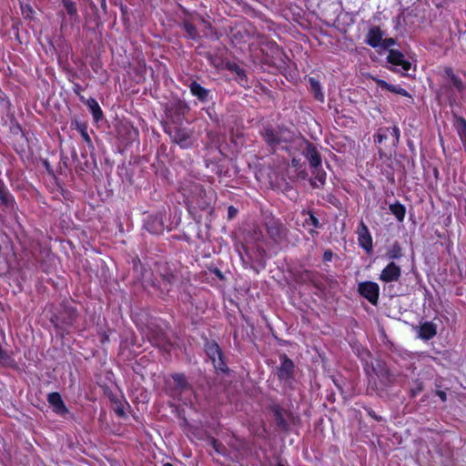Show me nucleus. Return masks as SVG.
<instances>
[{"instance_id":"obj_1","label":"nucleus","mask_w":466,"mask_h":466,"mask_svg":"<svg viewBox=\"0 0 466 466\" xmlns=\"http://www.w3.org/2000/svg\"><path fill=\"white\" fill-rule=\"evenodd\" d=\"M444 73L448 77V82L441 86L439 92L447 94L450 105H453L456 103L454 90L463 98L466 96V84L460 76L454 74L451 67H445Z\"/></svg>"},{"instance_id":"obj_2","label":"nucleus","mask_w":466,"mask_h":466,"mask_svg":"<svg viewBox=\"0 0 466 466\" xmlns=\"http://www.w3.org/2000/svg\"><path fill=\"white\" fill-rule=\"evenodd\" d=\"M263 226L270 239L275 243H280L287 238L289 229L279 219L267 216L263 218Z\"/></svg>"},{"instance_id":"obj_3","label":"nucleus","mask_w":466,"mask_h":466,"mask_svg":"<svg viewBox=\"0 0 466 466\" xmlns=\"http://www.w3.org/2000/svg\"><path fill=\"white\" fill-rule=\"evenodd\" d=\"M165 131L182 148H188L193 145V132L190 129L174 126L166 127Z\"/></svg>"},{"instance_id":"obj_4","label":"nucleus","mask_w":466,"mask_h":466,"mask_svg":"<svg viewBox=\"0 0 466 466\" xmlns=\"http://www.w3.org/2000/svg\"><path fill=\"white\" fill-rule=\"evenodd\" d=\"M78 317L77 310L67 304H62L59 312L52 319L56 327L67 328L72 327Z\"/></svg>"},{"instance_id":"obj_5","label":"nucleus","mask_w":466,"mask_h":466,"mask_svg":"<svg viewBox=\"0 0 466 466\" xmlns=\"http://www.w3.org/2000/svg\"><path fill=\"white\" fill-rule=\"evenodd\" d=\"M191 193L190 203H195L201 210H208L211 208L212 196L210 191L208 193L202 186L196 185L193 187Z\"/></svg>"},{"instance_id":"obj_6","label":"nucleus","mask_w":466,"mask_h":466,"mask_svg":"<svg viewBox=\"0 0 466 466\" xmlns=\"http://www.w3.org/2000/svg\"><path fill=\"white\" fill-rule=\"evenodd\" d=\"M270 410L273 413L277 427L283 431H289L288 420L292 418V414L279 404H272Z\"/></svg>"},{"instance_id":"obj_7","label":"nucleus","mask_w":466,"mask_h":466,"mask_svg":"<svg viewBox=\"0 0 466 466\" xmlns=\"http://www.w3.org/2000/svg\"><path fill=\"white\" fill-rule=\"evenodd\" d=\"M164 218L165 215L162 212L149 215L144 221V228L151 234H161L165 228Z\"/></svg>"},{"instance_id":"obj_8","label":"nucleus","mask_w":466,"mask_h":466,"mask_svg":"<svg viewBox=\"0 0 466 466\" xmlns=\"http://www.w3.org/2000/svg\"><path fill=\"white\" fill-rule=\"evenodd\" d=\"M379 289L378 284L371 281L360 283L358 288L360 294L373 305L378 303Z\"/></svg>"},{"instance_id":"obj_9","label":"nucleus","mask_w":466,"mask_h":466,"mask_svg":"<svg viewBox=\"0 0 466 466\" xmlns=\"http://www.w3.org/2000/svg\"><path fill=\"white\" fill-rule=\"evenodd\" d=\"M281 365L277 368V376L280 380L288 381L293 378L294 363L285 354L281 355Z\"/></svg>"},{"instance_id":"obj_10","label":"nucleus","mask_w":466,"mask_h":466,"mask_svg":"<svg viewBox=\"0 0 466 466\" xmlns=\"http://www.w3.org/2000/svg\"><path fill=\"white\" fill-rule=\"evenodd\" d=\"M373 371L381 380L385 385H390L395 380V375L388 368L386 363L382 360H376V363L372 366Z\"/></svg>"},{"instance_id":"obj_11","label":"nucleus","mask_w":466,"mask_h":466,"mask_svg":"<svg viewBox=\"0 0 466 466\" xmlns=\"http://www.w3.org/2000/svg\"><path fill=\"white\" fill-rule=\"evenodd\" d=\"M302 154L309 160L311 168L321 166V156L314 144L305 141V147L302 149Z\"/></svg>"},{"instance_id":"obj_12","label":"nucleus","mask_w":466,"mask_h":466,"mask_svg":"<svg viewBox=\"0 0 466 466\" xmlns=\"http://www.w3.org/2000/svg\"><path fill=\"white\" fill-rule=\"evenodd\" d=\"M189 111V106L187 104L182 100H175L169 104L167 107V116L170 118H177V121L180 120V117L185 116Z\"/></svg>"},{"instance_id":"obj_13","label":"nucleus","mask_w":466,"mask_h":466,"mask_svg":"<svg viewBox=\"0 0 466 466\" xmlns=\"http://www.w3.org/2000/svg\"><path fill=\"white\" fill-rule=\"evenodd\" d=\"M357 234L360 246L367 252H370L372 250V238L368 227L363 221H360Z\"/></svg>"},{"instance_id":"obj_14","label":"nucleus","mask_w":466,"mask_h":466,"mask_svg":"<svg viewBox=\"0 0 466 466\" xmlns=\"http://www.w3.org/2000/svg\"><path fill=\"white\" fill-rule=\"evenodd\" d=\"M159 277L158 289L162 293H168L177 281V276L169 268H164L163 271L159 272Z\"/></svg>"},{"instance_id":"obj_15","label":"nucleus","mask_w":466,"mask_h":466,"mask_svg":"<svg viewBox=\"0 0 466 466\" xmlns=\"http://www.w3.org/2000/svg\"><path fill=\"white\" fill-rule=\"evenodd\" d=\"M401 274L400 268L394 262H390L381 271L380 279L384 282L398 281Z\"/></svg>"},{"instance_id":"obj_16","label":"nucleus","mask_w":466,"mask_h":466,"mask_svg":"<svg viewBox=\"0 0 466 466\" xmlns=\"http://www.w3.org/2000/svg\"><path fill=\"white\" fill-rule=\"evenodd\" d=\"M261 136L272 149H275V147L283 141L281 132L279 130L273 129L272 127H265L261 131Z\"/></svg>"},{"instance_id":"obj_17","label":"nucleus","mask_w":466,"mask_h":466,"mask_svg":"<svg viewBox=\"0 0 466 466\" xmlns=\"http://www.w3.org/2000/svg\"><path fill=\"white\" fill-rule=\"evenodd\" d=\"M387 61L394 66H401V69L405 72L409 71L411 67V64L404 59V55L398 50L390 49L387 56Z\"/></svg>"},{"instance_id":"obj_18","label":"nucleus","mask_w":466,"mask_h":466,"mask_svg":"<svg viewBox=\"0 0 466 466\" xmlns=\"http://www.w3.org/2000/svg\"><path fill=\"white\" fill-rule=\"evenodd\" d=\"M47 400L53 406L54 411L57 414H66L68 412L61 395L58 392H52L47 395Z\"/></svg>"},{"instance_id":"obj_19","label":"nucleus","mask_w":466,"mask_h":466,"mask_svg":"<svg viewBox=\"0 0 466 466\" xmlns=\"http://www.w3.org/2000/svg\"><path fill=\"white\" fill-rule=\"evenodd\" d=\"M191 94L196 96L200 102L206 103L208 100L210 90L203 87L197 81H192L188 85Z\"/></svg>"},{"instance_id":"obj_20","label":"nucleus","mask_w":466,"mask_h":466,"mask_svg":"<svg viewBox=\"0 0 466 466\" xmlns=\"http://www.w3.org/2000/svg\"><path fill=\"white\" fill-rule=\"evenodd\" d=\"M382 37L383 33L380 28L373 26L369 30L365 42L372 47H378L381 45Z\"/></svg>"},{"instance_id":"obj_21","label":"nucleus","mask_w":466,"mask_h":466,"mask_svg":"<svg viewBox=\"0 0 466 466\" xmlns=\"http://www.w3.org/2000/svg\"><path fill=\"white\" fill-rule=\"evenodd\" d=\"M437 334V327L432 322L427 321L418 328V337L424 340L432 339Z\"/></svg>"},{"instance_id":"obj_22","label":"nucleus","mask_w":466,"mask_h":466,"mask_svg":"<svg viewBox=\"0 0 466 466\" xmlns=\"http://www.w3.org/2000/svg\"><path fill=\"white\" fill-rule=\"evenodd\" d=\"M373 80L376 82V84L380 87H381L383 89L389 90V91L398 94V95H401L403 96L411 97V96L409 94V92L407 90H405L404 88H402L399 86L390 85V84L387 83L385 80H382L380 78H373Z\"/></svg>"},{"instance_id":"obj_23","label":"nucleus","mask_w":466,"mask_h":466,"mask_svg":"<svg viewBox=\"0 0 466 466\" xmlns=\"http://www.w3.org/2000/svg\"><path fill=\"white\" fill-rule=\"evenodd\" d=\"M150 341L153 345L158 348L166 349L169 345L167 335L162 330H153L150 335Z\"/></svg>"},{"instance_id":"obj_24","label":"nucleus","mask_w":466,"mask_h":466,"mask_svg":"<svg viewBox=\"0 0 466 466\" xmlns=\"http://www.w3.org/2000/svg\"><path fill=\"white\" fill-rule=\"evenodd\" d=\"M171 377L175 383V390L179 393L190 389V384L183 373H174Z\"/></svg>"},{"instance_id":"obj_25","label":"nucleus","mask_w":466,"mask_h":466,"mask_svg":"<svg viewBox=\"0 0 466 466\" xmlns=\"http://www.w3.org/2000/svg\"><path fill=\"white\" fill-rule=\"evenodd\" d=\"M312 174L314 178L310 180V185L314 188H319L325 184L326 181V172L319 167H312Z\"/></svg>"},{"instance_id":"obj_26","label":"nucleus","mask_w":466,"mask_h":466,"mask_svg":"<svg viewBox=\"0 0 466 466\" xmlns=\"http://www.w3.org/2000/svg\"><path fill=\"white\" fill-rule=\"evenodd\" d=\"M205 351L211 361H215L217 357L221 356L222 351L218 344L213 340H207L205 343Z\"/></svg>"},{"instance_id":"obj_27","label":"nucleus","mask_w":466,"mask_h":466,"mask_svg":"<svg viewBox=\"0 0 466 466\" xmlns=\"http://www.w3.org/2000/svg\"><path fill=\"white\" fill-rule=\"evenodd\" d=\"M62 3L71 20L78 21L79 16L76 3L71 0H62Z\"/></svg>"},{"instance_id":"obj_28","label":"nucleus","mask_w":466,"mask_h":466,"mask_svg":"<svg viewBox=\"0 0 466 466\" xmlns=\"http://www.w3.org/2000/svg\"><path fill=\"white\" fill-rule=\"evenodd\" d=\"M86 105L88 106L96 121H98L99 119L102 118L103 113H102V110L96 99L89 98L86 101Z\"/></svg>"},{"instance_id":"obj_29","label":"nucleus","mask_w":466,"mask_h":466,"mask_svg":"<svg viewBox=\"0 0 466 466\" xmlns=\"http://www.w3.org/2000/svg\"><path fill=\"white\" fill-rule=\"evenodd\" d=\"M0 200L5 207L13 205V198L5 187V184L0 180Z\"/></svg>"},{"instance_id":"obj_30","label":"nucleus","mask_w":466,"mask_h":466,"mask_svg":"<svg viewBox=\"0 0 466 466\" xmlns=\"http://www.w3.org/2000/svg\"><path fill=\"white\" fill-rule=\"evenodd\" d=\"M390 210L399 221H402L404 219L406 209L402 204L399 202L391 204L390 205Z\"/></svg>"},{"instance_id":"obj_31","label":"nucleus","mask_w":466,"mask_h":466,"mask_svg":"<svg viewBox=\"0 0 466 466\" xmlns=\"http://www.w3.org/2000/svg\"><path fill=\"white\" fill-rule=\"evenodd\" d=\"M309 82L310 85V89H311L312 93L314 94L315 98L319 101H323L324 96L321 91V86H320L319 82L313 77H310L309 79Z\"/></svg>"},{"instance_id":"obj_32","label":"nucleus","mask_w":466,"mask_h":466,"mask_svg":"<svg viewBox=\"0 0 466 466\" xmlns=\"http://www.w3.org/2000/svg\"><path fill=\"white\" fill-rule=\"evenodd\" d=\"M212 363L217 372L228 373L229 370L225 362V357L223 353L221 356L217 357L215 361H212Z\"/></svg>"},{"instance_id":"obj_33","label":"nucleus","mask_w":466,"mask_h":466,"mask_svg":"<svg viewBox=\"0 0 466 466\" xmlns=\"http://www.w3.org/2000/svg\"><path fill=\"white\" fill-rule=\"evenodd\" d=\"M182 27L187 33V36L191 39H198L199 37L198 32L196 26L188 21H184Z\"/></svg>"},{"instance_id":"obj_34","label":"nucleus","mask_w":466,"mask_h":466,"mask_svg":"<svg viewBox=\"0 0 466 466\" xmlns=\"http://www.w3.org/2000/svg\"><path fill=\"white\" fill-rule=\"evenodd\" d=\"M386 255L390 259H397V258H401L402 257V248H401L400 243H398V242L393 243V245L389 249V251L387 252Z\"/></svg>"},{"instance_id":"obj_35","label":"nucleus","mask_w":466,"mask_h":466,"mask_svg":"<svg viewBox=\"0 0 466 466\" xmlns=\"http://www.w3.org/2000/svg\"><path fill=\"white\" fill-rule=\"evenodd\" d=\"M309 218H305L302 226L305 228L308 225H312L314 228H318L321 227L319 220L314 216L312 211H309Z\"/></svg>"},{"instance_id":"obj_36","label":"nucleus","mask_w":466,"mask_h":466,"mask_svg":"<svg viewBox=\"0 0 466 466\" xmlns=\"http://www.w3.org/2000/svg\"><path fill=\"white\" fill-rule=\"evenodd\" d=\"M455 127L460 137L466 135V120L462 116L456 118Z\"/></svg>"},{"instance_id":"obj_37","label":"nucleus","mask_w":466,"mask_h":466,"mask_svg":"<svg viewBox=\"0 0 466 466\" xmlns=\"http://www.w3.org/2000/svg\"><path fill=\"white\" fill-rule=\"evenodd\" d=\"M210 443L216 452L222 454V455L226 454V451H227L226 447L221 442H218L215 438H211Z\"/></svg>"},{"instance_id":"obj_38","label":"nucleus","mask_w":466,"mask_h":466,"mask_svg":"<svg viewBox=\"0 0 466 466\" xmlns=\"http://www.w3.org/2000/svg\"><path fill=\"white\" fill-rule=\"evenodd\" d=\"M77 129L81 133V136L84 138V140L86 142V144L89 147H92V141H91V138L86 131V126L82 125V124H77Z\"/></svg>"},{"instance_id":"obj_39","label":"nucleus","mask_w":466,"mask_h":466,"mask_svg":"<svg viewBox=\"0 0 466 466\" xmlns=\"http://www.w3.org/2000/svg\"><path fill=\"white\" fill-rule=\"evenodd\" d=\"M413 384V387L410 389L411 397L417 396L420 392L423 390V383L420 380H414Z\"/></svg>"},{"instance_id":"obj_40","label":"nucleus","mask_w":466,"mask_h":466,"mask_svg":"<svg viewBox=\"0 0 466 466\" xmlns=\"http://www.w3.org/2000/svg\"><path fill=\"white\" fill-rule=\"evenodd\" d=\"M387 132H390V128H380L378 134L374 137V141L377 143H381L384 139L388 137Z\"/></svg>"},{"instance_id":"obj_41","label":"nucleus","mask_w":466,"mask_h":466,"mask_svg":"<svg viewBox=\"0 0 466 466\" xmlns=\"http://www.w3.org/2000/svg\"><path fill=\"white\" fill-rule=\"evenodd\" d=\"M22 14L25 18L31 19L34 10L28 4L21 5Z\"/></svg>"},{"instance_id":"obj_42","label":"nucleus","mask_w":466,"mask_h":466,"mask_svg":"<svg viewBox=\"0 0 466 466\" xmlns=\"http://www.w3.org/2000/svg\"><path fill=\"white\" fill-rule=\"evenodd\" d=\"M390 135L394 137L393 146H397L400 141V129L394 126L391 128V131L390 130Z\"/></svg>"},{"instance_id":"obj_43","label":"nucleus","mask_w":466,"mask_h":466,"mask_svg":"<svg viewBox=\"0 0 466 466\" xmlns=\"http://www.w3.org/2000/svg\"><path fill=\"white\" fill-rule=\"evenodd\" d=\"M395 44H396V40L394 38H386V39L382 40L380 46L383 49H388L391 46H394Z\"/></svg>"},{"instance_id":"obj_44","label":"nucleus","mask_w":466,"mask_h":466,"mask_svg":"<svg viewBox=\"0 0 466 466\" xmlns=\"http://www.w3.org/2000/svg\"><path fill=\"white\" fill-rule=\"evenodd\" d=\"M229 69L231 71H234L238 76H244V70L242 68H240L237 64H234L232 66H229Z\"/></svg>"},{"instance_id":"obj_45","label":"nucleus","mask_w":466,"mask_h":466,"mask_svg":"<svg viewBox=\"0 0 466 466\" xmlns=\"http://www.w3.org/2000/svg\"><path fill=\"white\" fill-rule=\"evenodd\" d=\"M333 258V252L329 249L326 250L323 254V260L325 262L330 261Z\"/></svg>"},{"instance_id":"obj_46","label":"nucleus","mask_w":466,"mask_h":466,"mask_svg":"<svg viewBox=\"0 0 466 466\" xmlns=\"http://www.w3.org/2000/svg\"><path fill=\"white\" fill-rule=\"evenodd\" d=\"M313 277H314V274L311 271L306 270L302 274V278L304 280L313 281Z\"/></svg>"},{"instance_id":"obj_47","label":"nucleus","mask_w":466,"mask_h":466,"mask_svg":"<svg viewBox=\"0 0 466 466\" xmlns=\"http://www.w3.org/2000/svg\"><path fill=\"white\" fill-rule=\"evenodd\" d=\"M435 394L439 396L443 402L447 400V395L445 391L437 390Z\"/></svg>"},{"instance_id":"obj_48","label":"nucleus","mask_w":466,"mask_h":466,"mask_svg":"<svg viewBox=\"0 0 466 466\" xmlns=\"http://www.w3.org/2000/svg\"><path fill=\"white\" fill-rule=\"evenodd\" d=\"M367 411H368V414H369L370 417H372L373 419H375L376 420L380 421V420H382V418H381V417H380V416H378V415L375 413V411H373L372 410L369 409V410H367Z\"/></svg>"},{"instance_id":"obj_49","label":"nucleus","mask_w":466,"mask_h":466,"mask_svg":"<svg viewBox=\"0 0 466 466\" xmlns=\"http://www.w3.org/2000/svg\"><path fill=\"white\" fill-rule=\"evenodd\" d=\"M228 218H233L237 214V209L234 207L230 206L228 208Z\"/></svg>"},{"instance_id":"obj_50","label":"nucleus","mask_w":466,"mask_h":466,"mask_svg":"<svg viewBox=\"0 0 466 466\" xmlns=\"http://www.w3.org/2000/svg\"><path fill=\"white\" fill-rule=\"evenodd\" d=\"M100 5H101V7H102L103 9H106V0H100Z\"/></svg>"},{"instance_id":"obj_51","label":"nucleus","mask_w":466,"mask_h":466,"mask_svg":"<svg viewBox=\"0 0 466 466\" xmlns=\"http://www.w3.org/2000/svg\"><path fill=\"white\" fill-rule=\"evenodd\" d=\"M292 166H293V167H298V166H299V160H297V159L293 158V159H292Z\"/></svg>"},{"instance_id":"obj_52","label":"nucleus","mask_w":466,"mask_h":466,"mask_svg":"<svg viewBox=\"0 0 466 466\" xmlns=\"http://www.w3.org/2000/svg\"><path fill=\"white\" fill-rule=\"evenodd\" d=\"M309 234H310L311 236H315V235H317V234H318V232H317L316 230H314V229H309Z\"/></svg>"},{"instance_id":"obj_53","label":"nucleus","mask_w":466,"mask_h":466,"mask_svg":"<svg viewBox=\"0 0 466 466\" xmlns=\"http://www.w3.org/2000/svg\"><path fill=\"white\" fill-rule=\"evenodd\" d=\"M163 466H174L173 464H171L170 462H166L163 464Z\"/></svg>"},{"instance_id":"obj_54","label":"nucleus","mask_w":466,"mask_h":466,"mask_svg":"<svg viewBox=\"0 0 466 466\" xmlns=\"http://www.w3.org/2000/svg\"><path fill=\"white\" fill-rule=\"evenodd\" d=\"M117 412H118L119 414H124V411H123V410H117Z\"/></svg>"},{"instance_id":"obj_55","label":"nucleus","mask_w":466,"mask_h":466,"mask_svg":"<svg viewBox=\"0 0 466 466\" xmlns=\"http://www.w3.org/2000/svg\"><path fill=\"white\" fill-rule=\"evenodd\" d=\"M277 466H285V465H284V464H282L281 462H279V463L277 464Z\"/></svg>"},{"instance_id":"obj_56","label":"nucleus","mask_w":466,"mask_h":466,"mask_svg":"<svg viewBox=\"0 0 466 466\" xmlns=\"http://www.w3.org/2000/svg\"><path fill=\"white\" fill-rule=\"evenodd\" d=\"M151 285H152L153 287H155V286H156L155 281H152Z\"/></svg>"}]
</instances>
